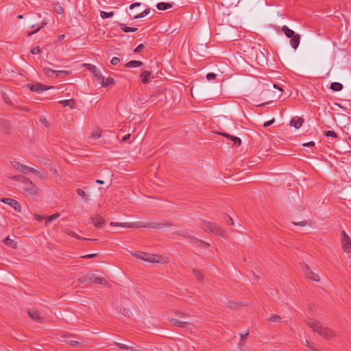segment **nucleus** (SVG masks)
<instances>
[{
    "mask_svg": "<svg viewBox=\"0 0 351 351\" xmlns=\"http://www.w3.org/2000/svg\"><path fill=\"white\" fill-rule=\"evenodd\" d=\"M111 226H119L125 228H152V229H161L165 227L171 226V224L167 221L162 220L161 221H136L132 223H118L111 222L110 223Z\"/></svg>",
    "mask_w": 351,
    "mask_h": 351,
    "instance_id": "obj_1",
    "label": "nucleus"
},
{
    "mask_svg": "<svg viewBox=\"0 0 351 351\" xmlns=\"http://www.w3.org/2000/svg\"><path fill=\"white\" fill-rule=\"evenodd\" d=\"M305 323L314 332L318 333L321 337L324 338L330 339L335 335L332 330L329 329L328 327L323 326L322 324L317 319L308 317L306 319Z\"/></svg>",
    "mask_w": 351,
    "mask_h": 351,
    "instance_id": "obj_2",
    "label": "nucleus"
},
{
    "mask_svg": "<svg viewBox=\"0 0 351 351\" xmlns=\"http://www.w3.org/2000/svg\"><path fill=\"white\" fill-rule=\"evenodd\" d=\"M174 313L178 318L171 317H168L169 322L173 326L185 328L189 331L193 330L195 328L191 322L186 320V319L188 317V315L183 311L176 310Z\"/></svg>",
    "mask_w": 351,
    "mask_h": 351,
    "instance_id": "obj_3",
    "label": "nucleus"
},
{
    "mask_svg": "<svg viewBox=\"0 0 351 351\" xmlns=\"http://www.w3.org/2000/svg\"><path fill=\"white\" fill-rule=\"evenodd\" d=\"M202 228L206 232H213L223 237H225L226 236L225 232L223 229L215 223L204 221L202 224Z\"/></svg>",
    "mask_w": 351,
    "mask_h": 351,
    "instance_id": "obj_4",
    "label": "nucleus"
},
{
    "mask_svg": "<svg viewBox=\"0 0 351 351\" xmlns=\"http://www.w3.org/2000/svg\"><path fill=\"white\" fill-rule=\"evenodd\" d=\"M341 235L342 239L341 243L343 252L347 254H351V239L350 237L347 234L346 231H342Z\"/></svg>",
    "mask_w": 351,
    "mask_h": 351,
    "instance_id": "obj_5",
    "label": "nucleus"
},
{
    "mask_svg": "<svg viewBox=\"0 0 351 351\" xmlns=\"http://www.w3.org/2000/svg\"><path fill=\"white\" fill-rule=\"evenodd\" d=\"M84 281H87L90 283H98L103 285H108L107 280L100 276H97L95 274H91L88 276L85 279Z\"/></svg>",
    "mask_w": 351,
    "mask_h": 351,
    "instance_id": "obj_6",
    "label": "nucleus"
},
{
    "mask_svg": "<svg viewBox=\"0 0 351 351\" xmlns=\"http://www.w3.org/2000/svg\"><path fill=\"white\" fill-rule=\"evenodd\" d=\"M1 202L12 206L16 212H21V206L16 200L12 198L4 197L1 199Z\"/></svg>",
    "mask_w": 351,
    "mask_h": 351,
    "instance_id": "obj_7",
    "label": "nucleus"
},
{
    "mask_svg": "<svg viewBox=\"0 0 351 351\" xmlns=\"http://www.w3.org/2000/svg\"><path fill=\"white\" fill-rule=\"evenodd\" d=\"M147 261H149L150 263H160V264H165L167 262V258L162 257L160 255L156 254H148L147 257L145 258Z\"/></svg>",
    "mask_w": 351,
    "mask_h": 351,
    "instance_id": "obj_8",
    "label": "nucleus"
},
{
    "mask_svg": "<svg viewBox=\"0 0 351 351\" xmlns=\"http://www.w3.org/2000/svg\"><path fill=\"white\" fill-rule=\"evenodd\" d=\"M303 271L306 277H307L308 278L316 282L319 281V276H318V274H315L313 271H312L308 265L305 264L303 266Z\"/></svg>",
    "mask_w": 351,
    "mask_h": 351,
    "instance_id": "obj_9",
    "label": "nucleus"
},
{
    "mask_svg": "<svg viewBox=\"0 0 351 351\" xmlns=\"http://www.w3.org/2000/svg\"><path fill=\"white\" fill-rule=\"evenodd\" d=\"M25 180V186L24 189L30 195H36L38 193V188L35 186L32 182Z\"/></svg>",
    "mask_w": 351,
    "mask_h": 351,
    "instance_id": "obj_10",
    "label": "nucleus"
},
{
    "mask_svg": "<svg viewBox=\"0 0 351 351\" xmlns=\"http://www.w3.org/2000/svg\"><path fill=\"white\" fill-rule=\"evenodd\" d=\"M27 86L32 91L37 93H40L43 90H46L50 88L49 87H46L40 83L28 84Z\"/></svg>",
    "mask_w": 351,
    "mask_h": 351,
    "instance_id": "obj_11",
    "label": "nucleus"
},
{
    "mask_svg": "<svg viewBox=\"0 0 351 351\" xmlns=\"http://www.w3.org/2000/svg\"><path fill=\"white\" fill-rule=\"evenodd\" d=\"M27 314L31 319L36 322L40 323L44 322V319L40 315V313L36 310L29 309L27 311Z\"/></svg>",
    "mask_w": 351,
    "mask_h": 351,
    "instance_id": "obj_12",
    "label": "nucleus"
},
{
    "mask_svg": "<svg viewBox=\"0 0 351 351\" xmlns=\"http://www.w3.org/2000/svg\"><path fill=\"white\" fill-rule=\"evenodd\" d=\"M140 78L143 84L149 83L151 81V79L153 78L152 71L145 70L142 71L140 75Z\"/></svg>",
    "mask_w": 351,
    "mask_h": 351,
    "instance_id": "obj_13",
    "label": "nucleus"
},
{
    "mask_svg": "<svg viewBox=\"0 0 351 351\" xmlns=\"http://www.w3.org/2000/svg\"><path fill=\"white\" fill-rule=\"evenodd\" d=\"M90 219L95 228H101L106 222L105 219L99 215L92 217Z\"/></svg>",
    "mask_w": 351,
    "mask_h": 351,
    "instance_id": "obj_14",
    "label": "nucleus"
},
{
    "mask_svg": "<svg viewBox=\"0 0 351 351\" xmlns=\"http://www.w3.org/2000/svg\"><path fill=\"white\" fill-rule=\"evenodd\" d=\"M11 165L14 169H17L21 173H25V171H28L29 167L16 161L12 162Z\"/></svg>",
    "mask_w": 351,
    "mask_h": 351,
    "instance_id": "obj_15",
    "label": "nucleus"
},
{
    "mask_svg": "<svg viewBox=\"0 0 351 351\" xmlns=\"http://www.w3.org/2000/svg\"><path fill=\"white\" fill-rule=\"evenodd\" d=\"M219 134L221 136H225L227 138L231 140L233 142L234 145H235L237 146H239L241 143V140L239 137L232 136V135H230L229 134H226L225 132H220Z\"/></svg>",
    "mask_w": 351,
    "mask_h": 351,
    "instance_id": "obj_16",
    "label": "nucleus"
},
{
    "mask_svg": "<svg viewBox=\"0 0 351 351\" xmlns=\"http://www.w3.org/2000/svg\"><path fill=\"white\" fill-rule=\"evenodd\" d=\"M290 45L293 49H297L300 45V36L298 34H295L291 38Z\"/></svg>",
    "mask_w": 351,
    "mask_h": 351,
    "instance_id": "obj_17",
    "label": "nucleus"
},
{
    "mask_svg": "<svg viewBox=\"0 0 351 351\" xmlns=\"http://www.w3.org/2000/svg\"><path fill=\"white\" fill-rule=\"evenodd\" d=\"M303 121V119L295 117L290 121V125L298 129L302 125Z\"/></svg>",
    "mask_w": 351,
    "mask_h": 351,
    "instance_id": "obj_18",
    "label": "nucleus"
},
{
    "mask_svg": "<svg viewBox=\"0 0 351 351\" xmlns=\"http://www.w3.org/2000/svg\"><path fill=\"white\" fill-rule=\"evenodd\" d=\"M66 234L70 236V237H74V238H76L77 239H80V240H86V241H97V239H87V238H84V237H82L80 236H79L77 234H76L74 231L73 230H67L66 232Z\"/></svg>",
    "mask_w": 351,
    "mask_h": 351,
    "instance_id": "obj_19",
    "label": "nucleus"
},
{
    "mask_svg": "<svg viewBox=\"0 0 351 351\" xmlns=\"http://www.w3.org/2000/svg\"><path fill=\"white\" fill-rule=\"evenodd\" d=\"M173 7V3H165V2H160L157 3L156 8L159 10H166L167 9L171 8Z\"/></svg>",
    "mask_w": 351,
    "mask_h": 351,
    "instance_id": "obj_20",
    "label": "nucleus"
},
{
    "mask_svg": "<svg viewBox=\"0 0 351 351\" xmlns=\"http://www.w3.org/2000/svg\"><path fill=\"white\" fill-rule=\"evenodd\" d=\"M282 31L285 33L287 37L291 38L295 34V32L291 29H289L287 25H284L282 27Z\"/></svg>",
    "mask_w": 351,
    "mask_h": 351,
    "instance_id": "obj_21",
    "label": "nucleus"
},
{
    "mask_svg": "<svg viewBox=\"0 0 351 351\" xmlns=\"http://www.w3.org/2000/svg\"><path fill=\"white\" fill-rule=\"evenodd\" d=\"M143 64V62L138 60H130L126 63L125 66L128 68L139 67Z\"/></svg>",
    "mask_w": 351,
    "mask_h": 351,
    "instance_id": "obj_22",
    "label": "nucleus"
},
{
    "mask_svg": "<svg viewBox=\"0 0 351 351\" xmlns=\"http://www.w3.org/2000/svg\"><path fill=\"white\" fill-rule=\"evenodd\" d=\"M59 104L63 106H69L71 108H73L75 106V101L72 99L59 101Z\"/></svg>",
    "mask_w": 351,
    "mask_h": 351,
    "instance_id": "obj_23",
    "label": "nucleus"
},
{
    "mask_svg": "<svg viewBox=\"0 0 351 351\" xmlns=\"http://www.w3.org/2000/svg\"><path fill=\"white\" fill-rule=\"evenodd\" d=\"M43 72L49 77H56V70H53L47 67H43Z\"/></svg>",
    "mask_w": 351,
    "mask_h": 351,
    "instance_id": "obj_24",
    "label": "nucleus"
},
{
    "mask_svg": "<svg viewBox=\"0 0 351 351\" xmlns=\"http://www.w3.org/2000/svg\"><path fill=\"white\" fill-rule=\"evenodd\" d=\"M3 243L12 248H16L17 246L16 242H15L14 240L11 239L9 237H7L3 240Z\"/></svg>",
    "mask_w": 351,
    "mask_h": 351,
    "instance_id": "obj_25",
    "label": "nucleus"
},
{
    "mask_svg": "<svg viewBox=\"0 0 351 351\" xmlns=\"http://www.w3.org/2000/svg\"><path fill=\"white\" fill-rule=\"evenodd\" d=\"M330 88L334 91H340L343 89V85L339 82H332Z\"/></svg>",
    "mask_w": 351,
    "mask_h": 351,
    "instance_id": "obj_26",
    "label": "nucleus"
},
{
    "mask_svg": "<svg viewBox=\"0 0 351 351\" xmlns=\"http://www.w3.org/2000/svg\"><path fill=\"white\" fill-rule=\"evenodd\" d=\"M119 26L124 32H135L137 30L136 27H130L123 23H120Z\"/></svg>",
    "mask_w": 351,
    "mask_h": 351,
    "instance_id": "obj_27",
    "label": "nucleus"
},
{
    "mask_svg": "<svg viewBox=\"0 0 351 351\" xmlns=\"http://www.w3.org/2000/svg\"><path fill=\"white\" fill-rule=\"evenodd\" d=\"M53 10L56 13L59 14H63L64 12V8L62 7L59 2L53 3Z\"/></svg>",
    "mask_w": 351,
    "mask_h": 351,
    "instance_id": "obj_28",
    "label": "nucleus"
},
{
    "mask_svg": "<svg viewBox=\"0 0 351 351\" xmlns=\"http://www.w3.org/2000/svg\"><path fill=\"white\" fill-rule=\"evenodd\" d=\"M193 274L195 276L196 279L199 281H203L204 280V276L202 273V271L199 269H193Z\"/></svg>",
    "mask_w": 351,
    "mask_h": 351,
    "instance_id": "obj_29",
    "label": "nucleus"
},
{
    "mask_svg": "<svg viewBox=\"0 0 351 351\" xmlns=\"http://www.w3.org/2000/svg\"><path fill=\"white\" fill-rule=\"evenodd\" d=\"M114 83V79L112 77H109L106 79L105 78V80H104V82L101 83V84L104 87H108Z\"/></svg>",
    "mask_w": 351,
    "mask_h": 351,
    "instance_id": "obj_30",
    "label": "nucleus"
},
{
    "mask_svg": "<svg viewBox=\"0 0 351 351\" xmlns=\"http://www.w3.org/2000/svg\"><path fill=\"white\" fill-rule=\"evenodd\" d=\"M117 311L124 316H129L130 311L125 307H123L121 306H119L117 308Z\"/></svg>",
    "mask_w": 351,
    "mask_h": 351,
    "instance_id": "obj_31",
    "label": "nucleus"
},
{
    "mask_svg": "<svg viewBox=\"0 0 351 351\" xmlns=\"http://www.w3.org/2000/svg\"><path fill=\"white\" fill-rule=\"evenodd\" d=\"M77 193L83 199L87 201L88 199V195L86 193V192L82 189H77Z\"/></svg>",
    "mask_w": 351,
    "mask_h": 351,
    "instance_id": "obj_32",
    "label": "nucleus"
},
{
    "mask_svg": "<svg viewBox=\"0 0 351 351\" xmlns=\"http://www.w3.org/2000/svg\"><path fill=\"white\" fill-rule=\"evenodd\" d=\"M84 66L93 74L96 73L99 71V69L93 64H85Z\"/></svg>",
    "mask_w": 351,
    "mask_h": 351,
    "instance_id": "obj_33",
    "label": "nucleus"
},
{
    "mask_svg": "<svg viewBox=\"0 0 351 351\" xmlns=\"http://www.w3.org/2000/svg\"><path fill=\"white\" fill-rule=\"evenodd\" d=\"M150 12V9L149 8H147L145 9L143 12H142L141 13L138 14H136L134 16V18L135 19H141V18H143L145 17L146 15H147Z\"/></svg>",
    "mask_w": 351,
    "mask_h": 351,
    "instance_id": "obj_34",
    "label": "nucleus"
},
{
    "mask_svg": "<svg viewBox=\"0 0 351 351\" xmlns=\"http://www.w3.org/2000/svg\"><path fill=\"white\" fill-rule=\"evenodd\" d=\"M47 21H43L40 23V26L37 28V29H36L35 31L34 32H29L27 34V36H31L32 35H33L34 34L38 32V31H40L42 28H43L46 25H47Z\"/></svg>",
    "mask_w": 351,
    "mask_h": 351,
    "instance_id": "obj_35",
    "label": "nucleus"
},
{
    "mask_svg": "<svg viewBox=\"0 0 351 351\" xmlns=\"http://www.w3.org/2000/svg\"><path fill=\"white\" fill-rule=\"evenodd\" d=\"M69 74H70V72L67 71H56V77H64L65 76H67Z\"/></svg>",
    "mask_w": 351,
    "mask_h": 351,
    "instance_id": "obj_36",
    "label": "nucleus"
},
{
    "mask_svg": "<svg viewBox=\"0 0 351 351\" xmlns=\"http://www.w3.org/2000/svg\"><path fill=\"white\" fill-rule=\"evenodd\" d=\"M112 16H114V12H105V11H101L100 12V16L102 19L110 18V17H112Z\"/></svg>",
    "mask_w": 351,
    "mask_h": 351,
    "instance_id": "obj_37",
    "label": "nucleus"
},
{
    "mask_svg": "<svg viewBox=\"0 0 351 351\" xmlns=\"http://www.w3.org/2000/svg\"><path fill=\"white\" fill-rule=\"evenodd\" d=\"M281 320V317L278 315H271V317L268 319V321L278 323Z\"/></svg>",
    "mask_w": 351,
    "mask_h": 351,
    "instance_id": "obj_38",
    "label": "nucleus"
},
{
    "mask_svg": "<svg viewBox=\"0 0 351 351\" xmlns=\"http://www.w3.org/2000/svg\"><path fill=\"white\" fill-rule=\"evenodd\" d=\"M116 345L121 349L134 350L133 346H130L121 343H116Z\"/></svg>",
    "mask_w": 351,
    "mask_h": 351,
    "instance_id": "obj_39",
    "label": "nucleus"
},
{
    "mask_svg": "<svg viewBox=\"0 0 351 351\" xmlns=\"http://www.w3.org/2000/svg\"><path fill=\"white\" fill-rule=\"evenodd\" d=\"M95 76L97 78V80L100 82L101 84L105 80V77L103 76V75L98 71L96 73L94 74Z\"/></svg>",
    "mask_w": 351,
    "mask_h": 351,
    "instance_id": "obj_40",
    "label": "nucleus"
},
{
    "mask_svg": "<svg viewBox=\"0 0 351 351\" xmlns=\"http://www.w3.org/2000/svg\"><path fill=\"white\" fill-rule=\"evenodd\" d=\"M28 171H29L30 172L34 173L36 176H38L40 178H44V176H43L42 173L40 171H38V170L35 169L34 168L29 167Z\"/></svg>",
    "mask_w": 351,
    "mask_h": 351,
    "instance_id": "obj_41",
    "label": "nucleus"
},
{
    "mask_svg": "<svg viewBox=\"0 0 351 351\" xmlns=\"http://www.w3.org/2000/svg\"><path fill=\"white\" fill-rule=\"evenodd\" d=\"M132 254L138 258H141L142 260H144V261H146L145 258L147 257V254L146 253H141V254H138V253H136V252H134L132 253Z\"/></svg>",
    "mask_w": 351,
    "mask_h": 351,
    "instance_id": "obj_42",
    "label": "nucleus"
},
{
    "mask_svg": "<svg viewBox=\"0 0 351 351\" xmlns=\"http://www.w3.org/2000/svg\"><path fill=\"white\" fill-rule=\"evenodd\" d=\"M59 216H60V214H59L58 213H55V214H53V215H52L49 216V217L47 218V221H46V223H49V222H51V221H53L54 219H57L58 217H59Z\"/></svg>",
    "mask_w": 351,
    "mask_h": 351,
    "instance_id": "obj_43",
    "label": "nucleus"
},
{
    "mask_svg": "<svg viewBox=\"0 0 351 351\" xmlns=\"http://www.w3.org/2000/svg\"><path fill=\"white\" fill-rule=\"evenodd\" d=\"M324 134L327 137H334V138H337V134L334 131H331V130L326 131L324 132Z\"/></svg>",
    "mask_w": 351,
    "mask_h": 351,
    "instance_id": "obj_44",
    "label": "nucleus"
},
{
    "mask_svg": "<svg viewBox=\"0 0 351 351\" xmlns=\"http://www.w3.org/2000/svg\"><path fill=\"white\" fill-rule=\"evenodd\" d=\"M67 343L72 347H79L82 346V343L77 341H69Z\"/></svg>",
    "mask_w": 351,
    "mask_h": 351,
    "instance_id": "obj_45",
    "label": "nucleus"
},
{
    "mask_svg": "<svg viewBox=\"0 0 351 351\" xmlns=\"http://www.w3.org/2000/svg\"><path fill=\"white\" fill-rule=\"evenodd\" d=\"M217 77V75L214 73H209L206 75V78L208 80H215Z\"/></svg>",
    "mask_w": 351,
    "mask_h": 351,
    "instance_id": "obj_46",
    "label": "nucleus"
},
{
    "mask_svg": "<svg viewBox=\"0 0 351 351\" xmlns=\"http://www.w3.org/2000/svg\"><path fill=\"white\" fill-rule=\"evenodd\" d=\"M120 62V59L117 57H113L111 59L110 63L113 65H117Z\"/></svg>",
    "mask_w": 351,
    "mask_h": 351,
    "instance_id": "obj_47",
    "label": "nucleus"
},
{
    "mask_svg": "<svg viewBox=\"0 0 351 351\" xmlns=\"http://www.w3.org/2000/svg\"><path fill=\"white\" fill-rule=\"evenodd\" d=\"M144 49V45L140 44L138 45L134 49V53H139Z\"/></svg>",
    "mask_w": 351,
    "mask_h": 351,
    "instance_id": "obj_48",
    "label": "nucleus"
},
{
    "mask_svg": "<svg viewBox=\"0 0 351 351\" xmlns=\"http://www.w3.org/2000/svg\"><path fill=\"white\" fill-rule=\"evenodd\" d=\"M237 346H238L239 350H243L244 349L245 346V341L240 340V341L239 342Z\"/></svg>",
    "mask_w": 351,
    "mask_h": 351,
    "instance_id": "obj_49",
    "label": "nucleus"
},
{
    "mask_svg": "<svg viewBox=\"0 0 351 351\" xmlns=\"http://www.w3.org/2000/svg\"><path fill=\"white\" fill-rule=\"evenodd\" d=\"M197 242L198 243V245L200 247H206L209 245V243L201 240H197Z\"/></svg>",
    "mask_w": 351,
    "mask_h": 351,
    "instance_id": "obj_50",
    "label": "nucleus"
},
{
    "mask_svg": "<svg viewBox=\"0 0 351 351\" xmlns=\"http://www.w3.org/2000/svg\"><path fill=\"white\" fill-rule=\"evenodd\" d=\"M97 256V254H89L86 255L82 256L81 258H91L96 257Z\"/></svg>",
    "mask_w": 351,
    "mask_h": 351,
    "instance_id": "obj_51",
    "label": "nucleus"
},
{
    "mask_svg": "<svg viewBox=\"0 0 351 351\" xmlns=\"http://www.w3.org/2000/svg\"><path fill=\"white\" fill-rule=\"evenodd\" d=\"M40 51V47H35L34 48H33L32 50H31V53L32 54H38L39 53Z\"/></svg>",
    "mask_w": 351,
    "mask_h": 351,
    "instance_id": "obj_52",
    "label": "nucleus"
},
{
    "mask_svg": "<svg viewBox=\"0 0 351 351\" xmlns=\"http://www.w3.org/2000/svg\"><path fill=\"white\" fill-rule=\"evenodd\" d=\"M226 223L230 226H232L234 224L233 219L229 216L226 217Z\"/></svg>",
    "mask_w": 351,
    "mask_h": 351,
    "instance_id": "obj_53",
    "label": "nucleus"
},
{
    "mask_svg": "<svg viewBox=\"0 0 351 351\" xmlns=\"http://www.w3.org/2000/svg\"><path fill=\"white\" fill-rule=\"evenodd\" d=\"M141 5V3H139V2L134 3H132V4H131V5H130V10H132V9H134V8H136V7H138V6H140Z\"/></svg>",
    "mask_w": 351,
    "mask_h": 351,
    "instance_id": "obj_54",
    "label": "nucleus"
},
{
    "mask_svg": "<svg viewBox=\"0 0 351 351\" xmlns=\"http://www.w3.org/2000/svg\"><path fill=\"white\" fill-rule=\"evenodd\" d=\"M248 335H249V332H247L245 334H242V333L240 334L241 340L245 341V339L247 338Z\"/></svg>",
    "mask_w": 351,
    "mask_h": 351,
    "instance_id": "obj_55",
    "label": "nucleus"
},
{
    "mask_svg": "<svg viewBox=\"0 0 351 351\" xmlns=\"http://www.w3.org/2000/svg\"><path fill=\"white\" fill-rule=\"evenodd\" d=\"M274 119H272L271 120L269 121H267L264 123L263 126L267 128L269 125H271L274 122Z\"/></svg>",
    "mask_w": 351,
    "mask_h": 351,
    "instance_id": "obj_56",
    "label": "nucleus"
},
{
    "mask_svg": "<svg viewBox=\"0 0 351 351\" xmlns=\"http://www.w3.org/2000/svg\"><path fill=\"white\" fill-rule=\"evenodd\" d=\"M293 224L294 225H299V226H305L306 225V221H300L299 223L294 222Z\"/></svg>",
    "mask_w": 351,
    "mask_h": 351,
    "instance_id": "obj_57",
    "label": "nucleus"
},
{
    "mask_svg": "<svg viewBox=\"0 0 351 351\" xmlns=\"http://www.w3.org/2000/svg\"><path fill=\"white\" fill-rule=\"evenodd\" d=\"M314 145H315V143L313 141H310L308 143L303 144V146H305V147L314 146Z\"/></svg>",
    "mask_w": 351,
    "mask_h": 351,
    "instance_id": "obj_58",
    "label": "nucleus"
},
{
    "mask_svg": "<svg viewBox=\"0 0 351 351\" xmlns=\"http://www.w3.org/2000/svg\"><path fill=\"white\" fill-rule=\"evenodd\" d=\"M237 304L236 303H232V302H230L228 306L231 308H237Z\"/></svg>",
    "mask_w": 351,
    "mask_h": 351,
    "instance_id": "obj_59",
    "label": "nucleus"
},
{
    "mask_svg": "<svg viewBox=\"0 0 351 351\" xmlns=\"http://www.w3.org/2000/svg\"><path fill=\"white\" fill-rule=\"evenodd\" d=\"M35 218L38 221H41L43 219V217L42 216H40V215H39L38 214L35 215Z\"/></svg>",
    "mask_w": 351,
    "mask_h": 351,
    "instance_id": "obj_60",
    "label": "nucleus"
},
{
    "mask_svg": "<svg viewBox=\"0 0 351 351\" xmlns=\"http://www.w3.org/2000/svg\"><path fill=\"white\" fill-rule=\"evenodd\" d=\"M130 137V134H126L125 136H123L122 141L125 142L127 140H128Z\"/></svg>",
    "mask_w": 351,
    "mask_h": 351,
    "instance_id": "obj_61",
    "label": "nucleus"
},
{
    "mask_svg": "<svg viewBox=\"0 0 351 351\" xmlns=\"http://www.w3.org/2000/svg\"><path fill=\"white\" fill-rule=\"evenodd\" d=\"M309 348L313 351H319L317 348H316L313 344L309 346Z\"/></svg>",
    "mask_w": 351,
    "mask_h": 351,
    "instance_id": "obj_62",
    "label": "nucleus"
},
{
    "mask_svg": "<svg viewBox=\"0 0 351 351\" xmlns=\"http://www.w3.org/2000/svg\"><path fill=\"white\" fill-rule=\"evenodd\" d=\"M65 38V35L64 34H61L58 36V40H63L64 38Z\"/></svg>",
    "mask_w": 351,
    "mask_h": 351,
    "instance_id": "obj_63",
    "label": "nucleus"
},
{
    "mask_svg": "<svg viewBox=\"0 0 351 351\" xmlns=\"http://www.w3.org/2000/svg\"><path fill=\"white\" fill-rule=\"evenodd\" d=\"M305 345L309 348L312 345L308 340H306Z\"/></svg>",
    "mask_w": 351,
    "mask_h": 351,
    "instance_id": "obj_64",
    "label": "nucleus"
}]
</instances>
